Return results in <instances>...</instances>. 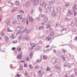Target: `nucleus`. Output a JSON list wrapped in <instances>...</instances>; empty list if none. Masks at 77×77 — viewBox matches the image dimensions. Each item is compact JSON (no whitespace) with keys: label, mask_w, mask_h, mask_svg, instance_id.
Instances as JSON below:
<instances>
[{"label":"nucleus","mask_w":77,"mask_h":77,"mask_svg":"<svg viewBox=\"0 0 77 77\" xmlns=\"http://www.w3.org/2000/svg\"><path fill=\"white\" fill-rule=\"evenodd\" d=\"M31 2L34 3L33 4L34 6L38 5L39 3V0H31Z\"/></svg>","instance_id":"obj_1"},{"label":"nucleus","mask_w":77,"mask_h":77,"mask_svg":"<svg viewBox=\"0 0 77 77\" xmlns=\"http://www.w3.org/2000/svg\"><path fill=\"white\" fill-rule=\"evenodd\" d=\"M23 28H24V26H18L17 27L16 30L19 32L21 30V29H23Z\"/></svg>","instance_id":"obj_2"},{"label":"nucleus","mask_w":77,"mask_h":77,"mask_svg":"<svg viewBox=\"0 0 77 77\" xmlns=\"http://www.w3.org/2000/svg\"><path fill=\"white\" fill-rule=\"evenodd\" d=\"M31 5V2L30 1H27L26 2V3L25 6L26 8H28L29 7V6Z\"/></svg>","instance_id":"obj_3"},{"label":"nucleus","mask_w":77,"mask_h":77,"mask_svg":"<svg viewBox=\"0 0 77 77\" xmlns=\"http://www.w3.org/2000/svg\"><path fill=\"white\" fill-rule=\"evenodd\" d=\"M22 21L23 23H24L25 22L26 23V25L27 26H28V21L27 20L25 19L24 18H22Z\"/></svg>","instance_id":"obj_4"},{"label":"nucleus","mask_w":77,"mask_h":77,"mask_svg":"<svg viewBox=\"0 0 77 77\" xmlns=\"http://www.w3.org/2000/svg\"><path fill=\"white\" fill-rule=\"evenodd\" d=\"M18 8H13L11 10V13H14L16 11H17Z\"/></svg>","instance_id":"obj_5"},{"label":"nucleus","mask_w":77,"mask_h":77,"mask_svg":"<svg viewBox=\"0 0 77 77\" xmlns=\"http://www.w3.org/2000/svg\"><path fill=\"white\" fill-rule=\"evenodd\" d=\"M45 0H43L42 1V2L40 3V5L41 6H42L43 8L45 7Z\"/></svg>","instance_id":"obj_6"},{"label":"nucleus","mask_w":77,"mask_h":77,"mask_svg":"<svg viewBox=\"0 0 77 77\" xmlns=\"http://www.w3.org/2000/svg\"><path fill=\"white\" fill-rule=\"evenodd\" d=\"M17 19L19 21H20L21 20V19L23 18L21 15H17Z\"/></svg>","instance_id":"obj_7"},{"label":"nucleus","mask_w":77,"mask_h":77,"mask_svg":"<svg viewBox=\"0 0 77 77\" xmlns=\"http://www.w3.org/2000/svg\"><path fill=\"white\" fill-rule=\"evenodd\" d=\"M64 65L65 66H66L68 68H70L71 67V66L69 65V63L67 62H66L64 63Z\"/></svg>","instance_id":"obj_8"},{"label":"nucleus","mask_w":77,"mask_h":77,"mask_svg":"<svg viewBox=\"0 0 77 77\" xmlns=\"http://www.w3.org/2000/svg\"><path fill=\"white\" fill-rule=\"evenodd\" d=\"M27 20L28 21V25H29V22H30V23H33V18L31 17L30 18V19Z\"/></svg>","instance_id":"obj_9"},{"label":"nucleus","mask_w":77,"mask_h":77,"mask_svg":"<svg viewBox=\"0 0 77 77\" xmlns=\"http://www.w3.org/2000/svg\"><path fill=\"white\" fill-rule=\"evenodd\" d=\"M30 44L32 47H33L32 48H33V47H35V46H36V44L35 43H33V42H31L30 43Z\"/></svg>","instance_id":"obj_10"},{"label":"nucleus","mask_w":77,"mask_h":77,"mask_svg":"<svg viewBox=\"0 0 77 77\" xmlns=\"http://www.w3.org/2000/svg\"><path fill=\"white\" fill-rule=\"evenodd\" d=\"M39 17L41 18H44L47 16H46L45 15L40 14L39 15Z\"/></svg>","instance_id":"obj_11"},{"label":"nucleus","mask_w":77,"mask_h":77,"mask_svg":"<svg viewBox=\"0 0 77 77\" xmlns=\"http://www.w3.org/2000/svg\"><path fill=\"white\" fill-rule=\"evenodd\" d=\"M57 15V14H56V13L55 12H54L52 13L51 15L53 17H56Z\"/></svg>","instance_id":"obj_12"},{"label":"nucleus","mask_w":77,"mask_h":77,"mask_svg":"<svg viewBox=\"0 0 77 77\" xmlns=\"http://www.w3.org/2000/svg\"><path fill=\"white\" fill-rule=\"evenodd\" d=\"M54 7H50L49 9L50 11L53 12V11H54Z\"/></svg>","instance_id":"obj_13"},{"label":"nucleus","mask_w":77,"mask_h":77,"mask_svg":"<svg viewBox=\"0 0 77 77\" xmlns=\"http://www.w3.org/2000/svg\"><path fill=\"white\" fill-rule=\"evenodd\" d=\"M40 49H41V46H37L35 47V50H40Z\"/></svg>","instance_id":"obj_14"},{"label":"nucleus","mask_w":77,"mask_h":77,"mask_svg":"<svg viewBox=\"0 0 77 77\" xmlns=\"http://www.w3.org/2000/svg\"><path fill=\"white\" fill-rule=\"evenodd\" d=\"M24 39L25 40H29V38L28 37V35H26L25 37H24Z\"/></svg>","instance_id":"obj_15"},{"label":"nucleus","mask_w":77,"mask_h":77,"mask_svg":"<svg viewBox=\"0 0 77 77\" xmlns=\"http://www.w3.org/2000/svg\"><path fill=\"white\" fill-rule=\"evenodd\" d=\"M54 63H57V60H58V58L55 57L54 58Z\"/></svg>","instance_id":"obj_16"},{"label":"nucleus","mask_w":77,"mask_h":77,"mask_svg":"<svg viewBox=\"0 0 77 77\" xmlns=\"http://www.w3.org/2000/svg\"><path fill=\"white\" fill-rule=\"evenodd\" d=\"M44 21L45 23H47L48 21V17L46 16L44 19Z\"/></svg>","instance_id":"obj_17"},{"label":"nucleus","mask_w":77,"mask_h":77,"mask_svg":"<svg viewBox=\"0 0 77 77\" xmlns=\"http://www.w3.org/2000/svg\"><path fill=\"white\" fill-rule=\"evenodd\" d=\"M17 58L18 59H22V55H17Z\"/></svg>","instance_id":"obj_18"},{"label":"nucleus","mask_w":77,"mask_h":77,"mask_svg":"<svg viewBox=\"0 0 77 77\" xmlns=\"http://www.w3.org/2000/svg\"><path fill=\"white\" fill-rule=\"evenodd\" d=\"M72 33H73V34L75 35H76V34H77V32H76V30L75 29L72 30Z\"/></svg>","instance_id":"obj_19"},{"label":"nucleus","mask_w":77,"mask_h":77,"mask_svg":"<svg viewBox=\"0 0 77 77\" xmlns=\"http://www.w3.org/2000/svg\"><path fill=\"white\" fill-rule=\"evenodd\" d=\"M73 14H74V11H71L70 13H69V15L67 16L68 17L71 16V15H72Z\"/></svg>","instance_id":"obj_20"},{"label":"nucleus","mask_w":77,"mask_h":77,"mask_svg":"<svg viewBox=\"0 0 77 77\" xmlns=\"http://www.w3.org/2000/svg\"><path fill=\"white\" fill-rule=\"evenodd\" d=\"M44 8H45V9H48L49 8V5L48 4L45 5Z\"/></svg>","instance_id":"obj_21"},{"label":"nucleus","mask_w":77,"mask_h":77,"mask_svg":"<svg viewBox=\"0 0 77 77\" xmlns=\"http://www.w3.org/2000/svg\"><path fill=\"white\" fill-rule=\"evenodd\" d=\"M33 53L32 52H31L30 53L29 57L31 59L32 58V57H33Z\"/></svg>","instance_id":"obj_22"},{"label":"nucleus","mask_w":77,"mask_h":77,"mask_svg":"<svg viewBox=\"0 0 77 77\" xmlns=\"http://www.w3.org/2000/svg\"><path fill=\"white\" fill-rule=\"evenodd\" d=\"M19 32L17 33H16V35H17L18 34L19 35H21L22 34H23V31H18Z\"/></svg>","instance_id":"obj_23"},{"label":"nucleus","mask_w":77,"mask_h":77,"mask_svg":"<svg viewBox=\"0 0 77 77\" xmlns=\"http://www.w3.org/2000/svg\"><path fill=\"white\" fill-rule=\"evenodd\" d=\"M55 1H52L49 2V3L50 5H53V3H54Z\"/></svg>","instance_id":"obj_24"},{"label":"nucleus","mask_w":77,"mask_h":77,"mask_svg":"<svg viewBox=\"0 0 77 77\" xmlns=\"http://www.w3.org/2000/svg\"><path fill=\"white\" fill-rule=\"evenodd\" d=\"M17 20H13L12 21V24L14 25V24H16V23H17Z\"/></svg>","instance_id":"obj_25"},{"label":"nucleus","mask_w":77,"mask_h":77,"mask_svg":"<svg viewBox=\"0 0 77 77\" xmlns=\"http://www.w3.org/2000/svg\"><path fill=\"white\" fill-rule=\"evenodd\" d=\"M60 58L63 59V60H66V58L65 57L63 56H61L60 57Z\"/></svg>","instance_id":"obj_26"},{"label":"nucleus","mask_w":77,"mask_h":77,"mask_svg":"<svg viewBox=\"0 0 77 77\" xmlns=\"http://www.w3.org/2000/svg\"><path fill=\"white\" fill-rule=\"evenodd\" d=\"M44 26H40L38 28V30H42V29H44Z\"/></svg>","instance_id":"obj_27"},{"label":"nucleus","mask_w":77,"mask_h":77,"mask_svg":"<svg viewBox=\"0 0 77 77\" xmlns=\"http://www.w3.org/2000/svg\"><path fill=\"white\" fill-rule=\"evenodd\" d=\"M43 59H44V60H46V59H47V56L45 55H44L43 56Z\"/></svg>","instance_id":"obj_28"},{"label":"nucleus","mask_w":77,"mask_h":77,"mask_svg":"<svg viewBox=\"0 0 77 77\" xmlns=\"http://www.w3.org/2000/svg\"><path fill=\"white\" fill-rule=\"evenodd\" d=\"M4 38L5 39V40L6 41H8V39H9V38L8 37L6 36H5Z\"/></svg>","instance_id":"obj_29"},{"label":"nucleus","mask_w":77,"mask_h":77,"mask_svg":"<svg viewBox=\"0 0 77 77\" xmlns=\"http://www.w3.org/2000/svg\"><path fill=\"white\" fill-rule=\"evenodd\" d=\"M7 30L8 32H12V30H10V29H9V28L7 27Z\"/></svg>","instance_id":"obj_30"},{"label":"nucleus","mask_w":77,"mask_h":77,"mask_svg":"<svg viewBox=\"0 0 77 77\" xmlns=\"http://www.w3.org/2000/svg\"><path fill=\"white\" fill-rule=\"evenodd\" d=\"M15 4L17 6H20V2L17 1L15 2Z\"/></svg>","instance_id":"obj_31"},{"label":"nucleus","mask_w":77,"mask_h":77,"mask_svg":"<svg viewBox=\"0 0 77 77\" xmlns=\"http://www.w3.org/2000/svg\"><path fill=\"white\" fill-rule=\"evenodd\" d=\"M8 3H10V4L11 6H14V4L11 2H8Z\"/></svg>","instance_id":"obj_32"},{"label":"nucleus","mask_w":77,"mask_h":77,"mask_svg":"<svg viewBox=\"0 0 77 77\" xmlns=\"http://www.w3.org/2000/svg\"><path fill=\"white\" fill-rule=\"evenodd\" d=\"M9 23H10V20H7L6 22V23L7 24H9Z\"/></svg>","instance_id":"obj_33"},{"label":"nucleus","mask_w":77,"mask_h":77,"mask_svg":"<svg viewBox=\"0 0 77 77\" xmlns=\"http://www.w3.org/2000/svg\"><path fill=\"white\" fill-rule=\"evenodd\" d=\"M11 38H12L13 39H15V36H14V34H12Z\"/></svg>","instance_id":"obj_34"},{"label":"nucleus","mask_w":77,"mask_h":77,"mask_svg":"<svg viewBox=\"0 0 77 77\" xmlns=\"http://www.w3.org/2000/svg\"><path fill=\"white\" fill-rule=\"evenodd\" d=\"M48 40L49 41L51 40V37H48Z\"/></svg>","instance_id":"obj_35"},{"label":"nucleus","mask_w":77,"mask_h":77,"mask_svg":"<svg viewBox=\"0 0 77 77\" xmlns=\"http://www.w3.org/2000/svg\"><path fill=\"white\" fill-rule=\"evenodd\" d=\"M46 27L48 29H49L50 27V25L48 24L46 26Z\"/></svg>","instance_id":"obj_36"},{"label":"nucleus","mask_w":77,"mask_h":77,"mask_svg":"<svg viewBox=\"0 0 77 77\" xmlns=\"http://www.w3.org/2000/svg\"><path fill=\"white\" fill-rule=\"evenodd\" d=\"M63 31H66V28H63V29H62L61 31V33H62Z\"/></svg>","instance_id":"obj_37"},{"label":"nucleus","mask_w":77,"mask_h":77,"mask_svg":"<svg viewBox=\"0 0 77 77\" xmlns=\"http://www.w3.org/2000/svg\"><path fill=\"white\" fill-rule=\"evenodd\" d=\"M41 62V60H40L39 59L37 60L36 61V62L37 63H40Z\"/></svg>","instance_id":"obj_38"},{"label":"nucleus","mask_w":77,"mask_h":77,"mask_svg":"<svg viewBox=\"0 0 77 77\" xmlns=\"http://www.w3.org/2000/svg\"><path fill=\"white\" fill-rule=\"evenodd\" d=\"M51 63H54V58H53L52 59V60H51Z\"/></svg>","instance_id":"obj_39"},{"label":"nucleus","mask_w":77,"mask_h":77,"mask_svg":"<svg viewBox=\"0 0 77 77\" xmlns=\"http://www.w3.org/2000/svg\"><path fill=\"white\" fill-rule=\"evenodd\" d=\"M56 68L57 69H60V66H56Z\"/></svg>","instance_id":"obj_40"},{"label":"nucleus","mask_w":77,"mask_h":77,"mask_svg":"<svg viewBox=\"0 0 77 77\" xmlns=\"http://www.w3.org/2000/svg\"><path fill=\"white\" fill-rule=\"evenodd\" d=\"M74 71L75 72V74H77V68H75L74 69Z\"/></svg>","instance_id":"obj_41"},{"label":"nucleus","mask_w":77,"mask_h":77,"mask_svg":"<svg viewBox=\"0 0 77 77\" xmlns=\"http://www.w3.org/2000/svg\"><path fill=\"white\" fill-rule=\"evenodd\" d=\"M57 11L59 12H60L61 11V8H57Z\"/></svg>","instance_id":"obj_42"},{"label":"nucleus","mask_w":77,"mask_h":77,"mask_svg":"<svg viewBox=\"0 0 77 77\" xmlns=\"http://www.w3.org/2000/svg\"><path fill=\"white\" fill-rule=\"evenodd\" d=\"M65 5L66 6L68 7V6H69V3H67L65 4Z\"/></svg>","instance_id":"obj_43"},{"label":"nucleus","mask_w":77,"mask_h":77,"mask_svg":"<svg viewBox=\"0 0 77 77\" xmlns=\"http://www.w3.org/2000/svg\"><path fill=\"white\" fill-rule=\"evenodd\" d=\"M17 51H20V50H21V48H20V47L17 48Z\"/></svg>","instance_id":"obj_44"},{"label":"nucleus","mask_w":77,"mask_h":77,"mask_svg":"<svg viewBox=\"0 0 77 77\" xmlns=\"http://www.w3.org/2000/svg\"><path fill=\"white\" fill-rule=\"evenodd\" d=\"M17 42H18V41L17 40L13 41V43L14 44H16Z\"/></svg>","instance_id":"obj_45"},{"label":"nucleus","mask_w":77,"mask_h":77,"mask_svg":"<svg viewBox=\"0 0 77 77\" xmlns=\"http://www.w3.org/2000/svg\"><path fill=\"white\" fill-rule=\"evenodd\" d=\"M22 38V36H19V41H21V39Z\"/></svg>","instance_id":"obj_46"},{"label":"nucleus","mask_w":77,"mask_h":77,"mask_svg":"<svg viewBox=\"0 0 77 77\" xmlns=\"http://www.w3.org/2000/svg\"><path fill=\"white\" fill-rule=\"evenodd\" d=\"M71 12V11L69 10L68 11V13H67V15H69V13Z\"/></svg>","instance_id":"obj_47"},{"label":"nucleus","mask_w":77,"mask_h":77,"mask_svg":"<svg viewBox=\"0 0 77 77\" xmlns=\"http://www.w3.org/2000/svg\"><path fill=\"white\" fill-rule=\"evenodd\" d=\"M27 64L26 63H24V67H27Z\"/></svg>","instance_id":"obj_48"},{"label":"nucleus","mask_w":77,"mask_h":77,"mask_svg":"<svg viewBox=\"0 0 77 77\" xmlns=\"http://www.w3.org/2000/svg\"><path fill=\"white\" fill-rule=\"evenodd\" d=\"M54 35V33L52 32H51L50 34V36H53Z\"/></svg>","instance_id":"obj_49"},{"label":"nucleus","mask_w":77,"mask_h":77,"mask_svg":"<svg viewBox=\"0 0 77 77\" xmlns=\"http://www.w3.org/2000/svg\"><path fill=\"white\" fill-rule=\"evenodd\" d=\"M38 68V65H36L35 66V69H37Z\"/></svg>","instance_id":"obj_50"},{"label":"nucleus","mask_w":77,"mask_h":77,"mask_svg":"<svg viewBox=\"0 0 77 77\" xmlns=\"http://www.w3.org/2000/svg\"><path fill=\"white\" fill-rule=\"evenodd\" d=\"M38 74H40L41 73V70H39L38 71Z\"/></svg>","instance_id":"obj_51"},{"label":"nucleus","mask_w":77,"mask_h":77,"mask_svg":"<svg viewBox=\"0 0 77 77\" xmlns=\"http://www.w3.org/2000/svg\"><path fill=\"white\" fill-rule=\"evenodd\" d=\"M66 50L63 49V54H65V53H66Z\"/></svg>","instance_id":"obj_52"},{"label":"nucleus","mask_w":77,"mask_h":77,"mask_svg":"<svg viewBox=\"0 0 77 77\" xmlns=\"http://www.w3.org/2000/svg\"><path fill=\"white\" fill-rule=\"evenodd\" d=\"M39 10L40 12H42V8H39Z\"/></svg>","instance_id":"obj_53"},{"label":"nucleus","mask_w":77,"mask_h":77,"mask_svg":"<svg viewBox=\"0 0 77 77\" xmlns=\"http://www.w3.org/2000/svg\"><path fill=\"white\" fill-rule=\"evenodd\" d=\"M19 55H22L23 54V53H22V52L20 51L19 52Z\"/></svg>","instance_id":"obj_54"},{"label":"nucleus","mask_w":77,"mask_h":77,"mask_svg":"<svg viewBox=\"0 0 77 77\" xmlns=\"http://www.w3.org/2000/svg\"><path fill=\"white\" fill-rule=\"evenodd\" d=\"M20 12L21 13H22V14H24V11H23V10H21L20 11Z\"/></svg>","instance_id":"obj_55"},{"label":"nucleus","mask_w":77,"mask_h":77,"mask_svg":"<svg viewBox=\"0 0 77 77\" xmlns=\"http://www.w3.org/2000/svg\"><path fill=\"white\" fill-rule=\"evenodd\" d=\"M53 51L54 52V53H56V50L55 49H53Z\"/></svg>","instance_id":"obj_56"},{"label":"nucleus","mask_w":77,"mask_h":77,"mask_svg":"<svg viewBox=\"0 0 77 77\" xmlns=\"http://www.w3.org/2000/svg\"><path fill=\"white\" fill-rule=\"evenodd\" d=\"M73 57V56H72L70 54H69L68 56V57Z\"/></svg>","instance_id":"obj_57"},{"label":"nucleus","mask_w":77,"mask_h":77,"mask_svg":"<svg viewBox=\"0 0 77 77\" xmlns=\"http://www.w3.org/2000/svg\"><path fill=\"white\" fill-rule=\"evenodd\" d=\"M50 69V68L49 67H48L46 69V70L47 71H48Z\"/></svg>","instance_id":"obj_58"},{"label":"nucleus","mask_w":77,"mask_h":77,"mask_svg":"<svg viewBox=\"0 0 77 77\" xmlns=\"http://www.w3.org/2000/svg\"><path fill=\"white\" fill-rule=\"evenodd\" d=\"M23 69V66H20V69Z\"/></svg>","instance_id":"obj_59"},{"label":"nucleus","mask_w":77,"mask_h":77,"mask_svg":"<svg viewBox=\"0 0 77 77\" xmlns=\"http://www.w3.org/2000/svg\"><path fill=\"white\" fill-rule=\"evenodd\" d=\"M46 36L45 35H43L42 36V38H45V37Z\"/></svg>","instance_id":"obj_60"},{"label":"nucleus","mask_w":77,"mask_h":77,"mask_svg":"<svg viewBox=\"0 0 77 77\" xmlns=\"http://www.w3.org/2000/svg\"><path fill=\"white\" fill-rule=\"evenodd\" d=\"M29 67H30V68L31 69L32 68V65L31 64L29 65Z\"/></svg>","instance_id":"obj_61"},{"label":"nucleus","mask_w":77,"mask_h":77,"mask_svg":"<svg viewBox=\"0 0 77 77\" xmlns=\"http://www.w3.org/2000/svg\"><path fill=\"white\" fill-rule=\"evenodd\" d=\"M30 12L31 14H32L33 12V10L32 9H31Z\"/></svg>","instance_id":"obj_62"},{"label":"nucleus","mask_w":77,"mask_h":77,"mask_svg":"<svg viewBox=\"0 0 77 77\" xmlns=\"http://www.w3.org/2000/svg\"><path fill=\"white\" fill-rule=\"evenodd\" d=\"M29 57H27L26 58V60L27 61H29Z\"/></svg>","instance_id":"obj_63"},{"label":"nucleus","mask_w":77,"mask_h":77,"mask_svg":"<svg viewBox=\"0 0 77 77\" xmlns=\"http://www.w3.org/2000/svg\"><path fill=\"white\" fill-rule=\"evenodd\" d=\"M27 18H28V20H29V19H30V16L29 15L28 16Z\"/></svg>","instance_id":"obj_64"}]
</instances>
